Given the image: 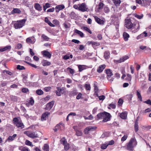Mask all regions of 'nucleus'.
<instances>
[{"mask_svg":"<svg viewBox=\"0 0 151 151\" xmlns=\"http://www.w3.org/2000/svg\"><path fill=\"white\" fill-rule=\"evenodd\" d=\"M125 26L128 29L132 28L134 29V30L132 31L133 32L135 33L137 32L139 29V23L134 25L131 22L130 19H127L125 20Z\"/></svg>","mask_w":151,"mask_h":151,"instance_id":"f257e3e1","label":"nucleus"},{"mask_svg":"<svg viewBox=\"0 0 151 151\" xmlns=\"http://www.w3.org/2000/svg\"><path fill=\"white\" fill-rule=\"evenodd\" d=\"M110 114L107 112H104L98 114L97 116L99 119H103V122H106L109 121L111 117Z\"/></svg>","mask_w":151,"mask_h":151,"instance_id":"f03ea898","label":"nucleus"},{"mask_svg":"<svg viewBox=\"0 0 151 151\" xmlns=\"http://www.w3.org/2000/svg\"><path fill=\"white\" fill-rule=\"evenodd\" d=\"M137 142L135 137L132 138L127 144L126 148L129 151H133L134 148L137 145Z\"/></svg>","mask_w":151,"mask_h":151,"instance_id":"7ed1b4c3","label":"nucleus"},{"mask_svg":"<svg viewBox=\"0 0 151 151\" xmlns=\"http://www.w3.org/2000/svg\"><path fill=\"white\" fill-rule=\"evenodd\" d=\"M73 7L74 9L83 12H87L88 10L86 4L84 3L78 4H75L73 5Z\"/></svg>","mask_w":151,"mask_h":151,"instance_id":"20e7f679","label":"nucleus"},{"mask_svg":"<svg viewBox=\"0 0 151 151\" xmlns=\"http://www.w3.org/2000/svg\"><path fill=\"white\" fill-rule=\"evenodd\" d=\"M26 20V19H24L15 21L14 25V28L15 29H19L22 28L24 25Z\"/></svg>","mask_w":151,"mask_h":151,"instance_id":"39448f33","label":"nucleus"},{"mask_svg":"<svg viewBox=\"0 0 151 151\" xmlns=\"http://www.w3.org/2000/svg\"><path fill=\"white\" fill-rule=\"evenodd\" d=\"M13 121L14 125L18 128L22 129L24 128V125L21 121H19L17 118H14L13 119Z\"/></svg>","mask_w":151,"mask_h":151,"instance_id":"423d86ee","label":"nucleus"},{"mask_svg":"<svg viewBox=\"0 0 151 151\" xmlns=\"http://www.w3.org/2000/svg\"><path fill=\"white\" fill-rule=\"evenodd\" d=\"M105 71L107 74V79L110 82H111L114 80L113 78L111 77V76L113 75L112 71L110 69H106Z\"/></svg>","mask_w":151,"mask_h":151,"instance_id":"0eeeda50","label":"nucleus"},{"mask_svg":"<svg viewBox=\"0 0 151 151\" xmlns=\"http://www.w3.org/2000/svg\"><path fill=\"white\" fill-rule=\"evenodd\" d=\"M96 22H97L98 24L103 25H104L105 22V20L104 18L102 19H101L99 18H98L96 16H93Z\"/></svg>","mask_w":151,"mask_h":151,"instance_id":"6e6552de","label":"nucleus"},{"mask_svg":"<svg viewBox=\"0 0 151 151\" xmlns=\"http://www.w3.org/2000/svg\"><path fill=\"white\" fill-rule=\"evenodd\" d=\"M24 133L28 136L31 138H36L38 137L37 134L35 132H25Z\"/></svg>","mask_w":151,"mask_h":151,"instance_id":"1a4fd4ad","label":"nucleus"},{"mask_svg":"<svg viewBox=\"0 0 151 151\" xmlns=\"http://www.w3.org/2000/svg\"><path fill=\"white\" fill-rule=\"evenodd\" d=\"M57 90L55 91V93L57 96H60L63 93V92L64 90V88H60L57 87Z\"/></svg>","mask_w":151,"mask_h":151,"instance_id":"9d476101","label":"nucleus"},{"mask_svg":"<svg viewBox=\"0 0 151 151\" xmlns=\"http://www.w3.org/2000/svg\"><path fill=\"white\" fill-rule=\"evenodd\" d=\"M96 128L94 127L89 126L84 129V133L85 134H87L89 132L92 131Z\"/></svg>","mask_w":151,"mask_h":151,"instance_id":"9b49d317","label":"nucleus"},{"mask_svg":"<svg viewBox=\"0 0 151 151\" xmlns=\"http://www.w3.org/2000/svg\"><path fill=\"white\" fill-rule=\"evenodd\" d=\"M129 58V57L128 56H124L120 58L119 60H114L115 62L117 63H120L122 62H124L125 60H127Z\"/></svg>","mask_w":151,"mask_h":151,"instance_id":"f8f14e48","label":"nucleus"},{"mask_svg":"<svg viewBox=\"0 0 151 151\" xmlns=\"http://www.w3.org/2000/svg\"><path fill=\"white\" fill-rule=\"evenodd\" d=\"M87 44L88 45H90L91 44L93 48H95L97 46L100 45V43L99 42H94L92 41H88L87 42Z\"/></svg>","mask_w":151,"mask_h":151,"instance_id":"ddd939ff","label":"nucleus"},{"mask_svg":"<svg viewBox=\"0 0 151 151\" xmlns=\"http://www.w3.org/2000/svg\"><path fill=\"white\" fill-rule=\"evenodd\" d=\"M11 48V46L10 45L4 47H2L0 49V51L1 52H3L6 51H10Z\"/></svg>","mask_w":151,"mask_h":151,"instance_id":"4468645a","label":"nucleus"},{"mask_svg":"<svg viewBox=\"0 0 151 151\" xmlns=\"http://www.w3.org/2000/svg\"><path fill=\"white\" fill-rule=\"evenodd\" d=\"M26 41L28 43L34 44L36 40L34 37H32L27 38Z\"/></svg>","mask_w":151,"mask_h":151,"instance_id":"2eb2a0df","label":"nucleus"},{"mask_svg":"<svg viewBox=\"0 0 151 151\" xmlns=\"http://www.w3.org/2000/svg\"><path fill=\"white\" fill-rule=\"evenodd\" d=\"M42 53L44 56L46 57L49 58H50L51 56V54L49 52L45 50L42 51Z\"/></svg>","mask_w":151,"mask_h":151,"instance_id":"dca6fc26","label":"nucleus"},{"mask_svg":"<svg viewBox=\"0 0 151 151\" xmlns=\"http://www.w3.org/2000/svg\"><path fill=\"white\" fill-rule=\"evenodd\" d=\"M106 67L104 64L99 65L97 70V71L99 73L102 72Z\"/></svg>","mask_w":151,"mask_h":151,"instance_id":"f3484780","label":"nucleus"},{"mask_svg":"<svg viewBox=\"0 0 151 151\" xmlns=\"http://www.w3.org/2000/svg\"><path fill=\"white\" fill-rule=\"evenodd\" d=\"M54 102L52 101L47 103L46 105L45 109L46 110H50L54 104Z\"/></svg>","mask_w":151,"mask_h":151,"instance_id":"a211bd4d","label":"nucleus"},{"mask_svg":"<svg viewBox=\"0 0 151 151\" xmlns=\"http://www.w3.org/2000/svg\"><path fill=\"white\" fill-rule=\"evenodd\" d=\"M65 8L63 4H61L56 6L55 9L56 12H58L60 10L64 9Z\"/></svg>","mask_w":151,"mask_h":151,"instance_id":"6ab92c4d","label":"nucleus"},{"mask_svg":"<svg viewBox=\"0 0 151 151\" xmlns=\"http://www.w3.org/2000/svg\"><path fill=\"white\" fill-rule=\"evenodd\" d=\"M50 114L49 112H45L44 113L41 117V119L42 121H43L46 120L48 116Z\"/></svg>","mask_w":151,"mask_h":151,"instance_id":"aec40b11","label":"nucleus"},{"mask_svg":"<svg viewBox=\"0 0 151 151\" xmlns=\"http://www.w3.org/2000/svg\"><path fill=\"white\" fill-rule=\"evenodd\" d=\"M41 63L43 66H49L51 64V63L50 62L46 60H43L41 62Z\"/></svg>","mask_w":151,"mask_h":151,"instance_id":"412c9836","label":"nucleus"},{"mask_svg":"<svg viewBox=\"0 0 151 151\" xmlns=\"http://www.w3.org/2000/svg\"><path fill=\"white\" fill-rule=\"evenodd\" d=\"M34 100L33 99V98L31 97L30 98L29 100L28 101L27 103L26 104L27 106H32L34 104Z\"/></svg>","mask_w":151,"mask_h":151,"instance_id":"4be33fe9","label":"nucleus"},{"mask_svg":"<svg viewBox=\"0 0 151 151\" xmlns=\"http://www.w3.org/2000/svg\"><path fill=\"white\" fill-rule=\"evenodd\" d=\"M147 33L145 32H144L143 33L141 34L140 35H138L137 37V40H139L140 39L143 38L147 36Z\"/></svg>","mask_w":151,"mask_h":151,"instance_id":"5701e85b","label":"nucleus"},{"mask_svg":"<svg viewBox=\"0 0 151 151\" xmlns=\"http://www.w3.org/2000/svg\"><path fill=\"white\" fill-rule=\"evenodd\" d=\"M123 35L124 41H127L129 38V35L126 32H124L123 33Z\"/></svg>","mask_w":151,"mask_h":151,"instance_id":"b1692460","label":"nucleus"},{"mask_svg":"<svg viewBox=\"0 0 151 151\" xmlns=\"http://www.w3.org/2000/svg\"><path fill=\"white\" fill-rule=\"evenodd\" d=\"M143 4L142 6H147L150 5L151 3V1L150 0H143Z\"/></svg>","mask_w":151,"mask_h":151,"instance_id":"393cba45","label":"nucleus"},{"mask_svg":"<svg viewBox=\"0 0 151 151\" xmlns=\"http://www.w3.org/2000/svg\"><path fill=\"white\" fill-rule=\"evenodd\" d=\"M120 117L123 119H125L127 117V113L126 112L120 113Z\"/></svg>","mask_w":151,"mask_h":151,"instance_id":"a878e982","label":"nucleus"},{"mask_svg":"<svg viewBox=\"0 0 151 151\" xmlns=\"http://www.w3.org/2000/svg\"><path fill=\"white\" fill-rule=\"evenodd\" d=\"M87 66L85 65H79L78 66V68L79 69V71L81 72L83 70L86 69L87 68Z\"/></svg>","mask_w":151,"mask_h":151,"instance_id":"bb28decb","label":"nucleus"},{"mask_svg":"<svg viewBox=\"0 0 151 151\" xmlns=\"http://www.w3.org/2000/svg\"><path fill=\"white\" fill-rule=\"evenodd\" d=\"M35 9L38 11H40L42 10V8L39 4H35L34 5Z\"/></svg>","mask_w":151,"mask_h":151,"instance_id":"cd10ccee","label":"nucleus"},{"mask_svg":"<svg viewBox=\"0 0 151 151\" xmlns=\"http://www.w3.org/2000/svg\"><path fill=\"white\" fill-rule=\"evenodd\" d=\"M74 31V33L78 34L81 37H83V33L81 31L76 29H75Z\"/></svg>","mask_w":151,"mask_h":151,"instance_id":"c85d7f7f","label":"nucleus"},{"mask_svg":"<svg viewBox=\"0 0 151 151\" xmlns=\"http://www.w3.org/2000/svg\"><path fill=\"white\" fill-rule=\"evenodd\" d=\"M17 136L16 134H14L12 136H9L7 139V140L9 142L12 141L15 139Z\"/></svg>","mask_w":151,"mask_h":151,"instance_id":"c756f323","label":"nucleus"},{"mask_svg":"<svg viewBox=\"0 0 151 151\" xmlns=\"http://www.w3.org/2000/svg\"><path fill=\"white\" fill-rule=\"evenodd\" d=\"M60 125H61L62 126H63L64 125V124H63V123H59L57 124L55 127V128L54 129L55 132H57L58 130H59L60 129Z\"/></svg>","mask_w":151,"mask_h":151,"instance_id":"7c9ffc66","label":"nucleus"},{"mask_svg":"<svg viewBox=\"0 0 151 151\" xmlns=\"http://www.w3.org/2000/svg\"><path fill=\"white\" fill-rule=\"evenodd\" d=\"M115 102H112L110 104L109 106L108 107V108L109 109H111V108L112 109H115L116 106L115 105Z\"/></svg>","mask_w":151,"mask_h":151,"instance_id":"2f4dec72","label":"nucleus"},{"mask_svg":"<svg viewBox=\"0 0 151 151\" xmlns=\"http://www.w3.org/2000/svg\"><path fill=\"white\" fill-rule=\"evenodd\" d=\"M139 48L142 50H145L146 51H149V50H151V49L149 47H147L146 46H143L142 45H140L139 46Z\"/></svg>","mask_w":151,"mask_h":151,"instance_id":"473e14b6","label":"nucleus"},{"mask_svg":"<svg viewBox=\"0 0 151 151\" xmlns=\"http://www.w3.org/2000/svg\"><path fill=\"white\" fill-rule=\"evenodd\" d=\"M21 12V11L18 8H14L12 11V14H13L14 13L20 14Z\"/></svg>","mask_w":151,"mask_h":151,"instance_id":"72a5a7b5","label":"nucleus"},{"mask_svg":"<svg viewBox=\"0 0 151 151\" xmlns=\"http://www.w3.org/2000/svg\"><path fill=\"white\" fill-rule=\"evenodd\" d=\"M66 71L68 72H69L70 74L73 75L75 72V71L73 69H72L69 67H68L65 69Z\"/></svg>","mask_w":151,"mask_h":151,"instance_id":"f704fd0d","label":"nucleus"},{"mask_svg":"<svg viewBox=\"0 0 151 151\" xmlns=\"http://www.w3.org/2000/svg\"><path fill=\"white\" fill-rule=\"evenodd\" d=\"M112 1L115 5L116 6H119L121 3L120 0H112Z\"/></svg>","mask_w":151,"mask_h":151,"instance_id":"c9c22d12","label":"nucleus"},{"mask_svg":"<svg viewBox=\"0 0 151 151\" xmlns=\"http://www.w3.org/2000/svg\"><path fill=\"white\" fill-rule=\"evenodd\" d=\"M110 54V52L109 51H106L104 52V57L106 59H108L109 58Z\"/></svg>","mask_w":151,"mask_h":151,"instance_id":"e433bc0d","label":"nucleus"},{"mask_svg":"<svg viewBox=\"0 0 151 151\" xmlns=\"http://www.w3.org/2000/svg\"><path fill=\"white\" fill-rule=\"evenodd\" d=\"M41 37L42 39L44 41H48L50 39V38L47 36L45 35L44 34H43L41 35Z\"/></svg>","mask_w":151,"mask_h":151,"instance_id":"4c0bfd02","label":"nucleus"},{"mask_svg":"<svg viewBox=\"0 0 151 151\" xmlns=\"http://www.w3.org/2000/svg\"><path fill=\"white\" fill-rule=\"evenodd\" d=\"M19 149L22 151H29V150L26 147L21 146L19 147Z\"/></svg>","mask_w":151,"mask_h":151,"instance_id":"58836bf2","label":"nucleus"},{"mask_svg":"<svg viewBox=\"0 0 151 151\" xmlns=\"http://www.w3.org/2000/svg\"><path fill=\"white\" fill-rule=\"evenodd\" d=\"M134 16L136 17L137 18L139 19H142L143 17V15L142 14H141L140 15H138L136 14H134Z\"/></svg>","mask_w":151,"mask_h":151,"instance_id":"ea45409f","label":"nucleus"},{"mask_svg":"<svg viewBox=\"0 0 151 151\" xmlns=\"http://www.w3.org/2000/svg\"><path fill=\"white\" fill-rule=\"evenodd\" d=\"M108 146V142H106L101 145V148L102 149H105Z\"/></svg>","mask_w":151,"mask_h":151,"instance_id":"a19ab883","label":"nucleus"},{"mask_svg":"<svg viewBox=\"0 0 151 151\" xmlns=\"http://www.w3.org/2000/svg\"><path fill=\"white\" fill-rule=\"evenodd\" d=\"M104 4L102 2H100L98 5V9L101 10L103 9V7L104 6Z\"/></svg>","mask_w":151,"mask_h":151,"instance_id":"79ce46f5","label":"nucleus"},{"mask_svg":"<svg viewBox=\"0 0 151 151\" xmlns=\"http://www.w3.org/2000/svg\"><path fill=\"white\" fill-rule=\"evenodd\" d=\"M24 81V82L25 83V84L27 86H34L35 85V84H37V83H31V82H25Z\"/></svg>","mask_w":151,"mask_h":151,"instance_id":"37998d69","label":"nucleus"},{"mask_svg":"<svg viewBox=\"0 0 151 151\" xmlns=\"http://www.w3.org/2000/svg\"><path fill=\"white\" fill-rule=\"evenodd\" d=\"M60 143L63 145L67 143V141L65 137L62 138L60 140Z\"/></svg>","mask_w":151,"mask_h":151,"instance_id":"c03bdc74","label":"nucleus"},{"mask_svg":"<svg viewBox=\"0 0 151 151\" xmlns=\"http://www.w3.org/2000/svg\"><path fill=\"white\" fill-rule=\"evenodd\" d=\"M1 86L2 87H5L6 86L8 83V81H1Z\"/></svg>","mask_w":151,"mask_h":151,"instance_id":"a18cd8bd","label":"nucleus"},{"mask_svg":"<svg viewBox=\"0 0 151 151\" xmlns=\"http://www.w3.org/2000/svg\"><path fill=\"white\" fill-rule=\"evenodd\" d=\"M43 150L44 151H49V145L47 144H45L44 145V146L43 148Z\"/></svg>","mask_w":151,"mask_h":151,"instance_id":"49530a36","label":"nucleus"},{"mask_svg":"<svg viewBox=\"0 0 151 151\" xmlns=\"http://www.w3.org/2000/svg\"><path fill=\"white\" fill-rule=\"evenodd\" d=\"M127 77L125 78V80L129 81H130L132 80V76L129 74H127Z\"/></svg>","mask_w":151,"mask_h":151,"instance_id":"de8ad7c7","label":"nucleus"},{"mask_svg":"<svg viewBox=\"0 0 151 151\" xmlns=\"http://www.w3.org/2000/svg\"><path fill=\"white\" fill-rule=\"evenodd\" d=\"M25 143L26 145L30 146L31 147H33V145L32 144V143L29 140H26Z\"/></svg>","mask_w":151,"mask_h":151,"instance_id":"09e8293b","label":"nucleus"},{"mask_svg":"<svg viewBox=\"0 0 151 151\" xmlns=\"http://www.w3.org/2000/svg\"><path fill=\"white\" fill-rule=\"evenodd\" d=\"M137 96L138 99L140 100V101H142V96H141L140 93L138 91V90L137 91Z\"/></svg>","mask_w":151,"mask_h":151,"instance_id":"8fccbe9b","label":"nucleus"},{"mask_svg":"<svg viewBox=\"0 0 151 151\" xmlns=\"http://www.w3.org/2000/svg\"><path fill=\"white\" fill-rule=\"evenodd\" d=\"M84 87L86 90H89V91L91 90V87L90 84H86L85 85Z\"/></svg>","mask_w":151,"mask_h":151,"instance_id":"3c124183","label":"nucleus"},{"mask_svg":"<svg viewBox=\"0 0 151 151\" xmlns=\"http://www.w3.org/2000/svg\"><path fill=\"white\" fill-rule=\"evenodd\" d=\"M36 93L38 95H41L43 94V92L41 89H38L36 91Z\"/></svg>","mask_w":151,"mask_h":151,"instance_id":"603ef678","label":"nucleus"},{"mask_svg":"<svg viewBox=\"0 0 151 151\" xmlns=\"http://www.w3.org/2000/svg\"><path fill=\"white\" fill-rule=\"evenodd\" d=\"M83 28L84 30L86 31L87 32H88L90 34H91L92 33L90 29L88 27H83Z\"/></svg>","mask_w":151,"mask_h":151,"instance_id":"864d4df0","label":"nucleus"},{"mask_svg":"<svg viewBox=\"0 0 151 151\" xmlns=\"http://www.w3.org/2000/svg\"><path fill=\"white\" fill-rule=\"evenodd\" d=\"M104 12L106 13H109L110 11V9L107 6H105L104 7Z\"/></svg>","mask_w":151,"mask_h":151,"instance_id":"5fc2aeb1","label":"nucleus"},{"mask_svg":"<svg viewBox=\"0 0 151 151\" xmlns=\"http://www.w3.org/2000/svg\"><path fill=\"white\" fill-rule=\"evenodd\" d=\"M64 149L65 150H68L70 148V145L68 143H67L64 145Z\"/></svg>","mask_w":151,"mask_h":151,"instance_id":"6e6d98bb","label":"nucleus"},{"mask_svg":"<svg viewBox=\"0 0 151 151\" xmlns=\"http://www.w3.org/2000/svg\"><path fill=\"white\" fill-rule=\"evenodd\" d=\"M97 83L96 82H95L93 86L94 87V92L96 91H97L99 90L97 86Z\"/></svg>","mask_w":151,"mask_h":151,"instance_id":"4d7b16f0","label":"nucleus"},{"mask_svg":"<svg viewBox=\"0 0 151 151\" xmlns=\"http://www.w3.org/2000/svg\"><path fill=\"white\" fill-rule=\"evenodd\" d=\"M100 91L101 90H99L94 92L93 96L95 97L99 96V95H100V94H99V93H100Z\"/></svg>","mask_w":151,"mask_h":151,"instance_id":"13d9d810","label":"nucleus"},{"mask_svg":"<svg viewBox=\"0 0 151 151\" xmlns=\"http://www.w3.org/2000/svg\"><path fill=\"white\" fill-rule=\"evenodd\" d=\"M17 69L19 70H23L25 69L24 67L22 66H21L19 65H18L17 67Z\"/></svg>","mask_w":151,"mask_h":151,"instance_id":"bf43d9fd","label":"nucleus"},{"mask_svg":"<svg viewBox=\"0 0 151 151\" xmlns=\"http://www.w3.org/2000/svg\"><path fill=\"white\" fill-rule=\"evenodd\" d=\"M22 91L24 93H27L29 92V90L28 88H23L22 89Z\"/></svg>","mask_w":151,"mask_h":151,"instance_id":"052dcab7","label":"nucleus"},{"mask_svg":"<svg viewBox=\"0 0 151 151\" xmlns=\"http://www.w3.org/2000/svg\"><path fill=\"white\" fill-rule=\"evenodd\" d=\"M134 128L135 131L137 132L139 129L138 124L137 123H135Z\"/></svg>","mask_w":151,"mask_h":151,"instance_id":"680f3d73","label":"nucleus"},{"mask_svg":"<svg viewBox=\"0 0 151 151\" xmlns=\"http://www.w3.org/2000/svg\"><path fill=\"white\" fill-rule=\"evenodd\" d=\"M63 25L65 27V28L66 29H68L70 27V24L69 23L67 24L66 23H64L63 24Z\"/></svg>","mask_w":151,"mask_h":151,"instance_id":"e2e57ef3","label":"nucleus"},{"mask_svg":"<svg viewBox=\"0 0 151 151\" xmlns=\"http://www.w3.org/2000/svg\"><path fill=\"white\" fill-rule=\"evenodd\" d=\"M100 101H103L105 99V96L104 95H102L98 96Z\"/></svg>","mask_w":151,"mask_h":151,"instance_id":"0e129e2a","label":"nucleus"},{"mask_svg":"<svg viewBox=\"0 0 151 151\" xmlns=\"http://www.w3.org/2000/svg\"><path fill=\"white\" fill-rule=\"evenodd\" d=\"M30 60L31 59L29 57L27 56L25 58V62L29 64V63L28 62L30 61Z\"/></svg>","mask_w":151,"mask_h":151,"instance_id":"69168bd1","label":"nucleus"},{"mask_svg":"<svg viewBox=\"0 0 151 151\" xmlns=\"http://www.w3.org/2000/svg\"><path fill=\"white\" fill-rule=\"evenodd\" d=\"M53 23L56 25H58L59 24V22L56 19H54L52 21Z\"/></svg>","mask_w":151,"mask_h":151,"instance_id":"338daca9","label":"nucleus"},{"mask_svg":"<svg viewBox=\"0 0 151 151\" xmlns=\"http://www.w3.org/2000/svg\"><path fill=\"white\" fill-rule=\"evenodd\" d=\"M22 47V45L21 44L19 43L17 45V46L15 48H16L17 49H19L20 48H21Z\"/></svg>","mask_w":151,"mask_h":151,"instance_id":"774afa93","label":"nucleus"}]
</instances>
